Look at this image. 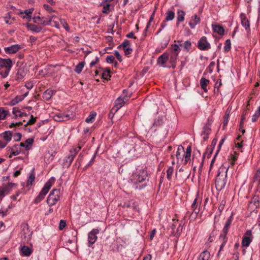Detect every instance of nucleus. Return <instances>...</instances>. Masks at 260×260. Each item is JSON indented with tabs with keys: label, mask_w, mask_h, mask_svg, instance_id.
Masks as SVG:
<instances>
[{
	"label": "nucleus",
	"mask_w": 260,
	"mask_h": 260,
	"mask_svg": "<svg viewBox=\"0 0 260 260\" xmlns=\"http://www.w3.org/2000/svg\"><path fill=\"white\" fill-rule=\"evenodd\" d=\"M55 180V178L54 177H51L45 184L44 187L40 192L39 194L34 200V203L36 204L40 203L43 200L46 195L48 192L52 185L54 184Z\"/></svg>",
	"instance_id": "obj_3"
},
{
	"label": "nucleus",
	"mask_w": 260,
	"mask_h": 260,
	"mask_svg": "<svg viewBox=\"0 0 260 260\" xmlns=\"http://www.w3.org/2000/svg\"><path fill=\"white\" fill-rule=\"evenodd\" d=\"M210 256V252L207 250L202 252L199 256V260H208Z\"/></svg>",
	"instance_id": "obj_38"
},
{
	"label": "nucleus",
	"mask_w": 260,
	"mask_h": 260,
	"mask_svg": "<svg viewBox=\"0 0 260 260\" xmlns=\"http://www.w3.org/2000/svg\"><path fill=\"white\" fill-rule=\"evenodd\" d=\"M229 166L225 167L223 166L219 168L216 176L215 184L217 190L220 191L224 188L226 183L227 173Z\"/></svg>",
	"instance_id": "obj_1"
},
{
	"label": "nucleus",
	"mask_w": 260,
	"mask_h": 260,
	"mask_svg": "<svg viewBox=\"0 0 260 260\" xmlns=\"http://www.w3.org/2000/svg\"><path fill=\"white\" fill-rule=\"evenodd\" d=\"M147 176V172L145 170H139L133 175L131 181L135 185V189H142L146 187V184L145 183L140 185H138V184L145 181Z\"/></svg>",
	"instance_id": "obj_2"
},
{
	"label": "nucleus",
	"mask_w": 260,
	"mask_h": 260,
	"mask_svg": "<svg viewBox=\"0 0 260 260\" xmlns=\"http://www.w3.org/2000/svg\"><path fill=\"white\" fill-rule=\"evenodd\" d=\"M174 172V168L173 167H170L167 170V179L169 180H171L172 179V176Z\"/></svg>",
	"instance_id": "obj_50"
},
{
	"label": "nucleus",
	"mask_w": 260,
	"mask_h": 260,
	"mask_svg": "<svg viewBox=\"0 0 260 260\" xmlns=\"http://www.w3.org/2000/svg\"><path fill=\"white\" fill-rule=\"evenodd\" d=\"M81 149V147L79 146L76 148L71 150L70 153L71 155L75 157Z\"/></svg>",
	"instance_id": "obj_59"
},
{
	"label": "nucleus",
	"mask_w": 260,
	"mask_h": 260,
	"mask_svg": "<svg viewBox=\"0 0 260 260\" xmlns=\"http://www.w3.org/2000/svg\"><path fill=\"white\" fill-rule=\"evenodd\" d=\"M27 70L25 67H20L16 74L15 78L17 80H20L23 78L26 74Z\"/></svg>",
	"instance_id": "obj_20"
},
{
	"label": "nucleus",
	"mask_w": 260,
	"mask_h": 260,
	"mask_svg": "<svg viewBox=\"0 0 260 260\" xmlns=\"http://www.w3.org/2000/svg\"><path fill=\"white\" fill-rule=\"evenodd\" d=\"M212 27L214 32H216L220 36L224 35V29L222 26L212 24Z\"/></svg>",
	"instance_id": "obj_24"
},
{
	"label": "nucleus",
	"mask_w": 260,
	"mask_h": 260,
	"mask_svg": "<svg viewBox=\"0 0 260 260\" xmlns=\"http://www.w3.org/2000/svg\"><path fill=\"white\" fill-rule=\"evenodd\" d=\"M191 152V147L188 145L186 148V151L184 152L183 157H184L185 164H186L190 159Z\"/></svg>",
	"instance_id": "obj_30"
},
{
	"label": "nucleus",
	"mask_w": 260,
	"mask_h": 260,
	"mask_svg": "<svg viewBox=\"0 0 260 260\" xmlns=\"http://www.w3.org/2000/svg\"><path fill=\"white\" fill-rule=\"evenodd\" d=\"M54 91L51 89H47L43 93V98L47 101H49L53 94H54Z\"/></svg>",
	"instance_id": "obj_31"
},
{
	"label": "nucleus",
	"mask_w": 260,
	"mask_h": 260,
	"mask_svg": "<svg viewBox=\"0 0 260 260\" xmlns=\"http://www.w3.org/2000/svg\"><path fill=\"white\" fill-rule=\"evenodd\" d=\"M8 113V111L4 110L2 108H0V120L4 119L6 118Z\"/></svg>",
	"instance_id": "obj_51"
},
{
	"label": "nucleus",
	"mask_w": 260,
	"mask_h": 260,
	"mask_svg": "<svg viewBox=\"0 0 260 260\" xmlns=\"http://www.w3.org/2000/svg\"><path fill=\"white\" fill-rule=\"evenodd\" d=\"M125 56H128L131 54L133 52V49L131 46H128L127 47L123 48Z\"/></svg>",
	"instance_id": "obj_57"
},
{
	"label": "nucleus",
	"mask_w": 260,
	"mask_h": 260,
	"mask_svg": "<svg viewBox=\"0 0 260 260\" xmlns=\"http://www.w3.org/2000/svg\"><path fill=\"white\" fill-rule=\"evenodd\" d=\"M34 142V138H30L25 140V143H26L25 149L28 150L30 149L29 146H31Z\"/></svg>",
	"instance_id": "obj_44"
},
{
	"label": "nucleus",
	"mask_w": 260,
	"mask_h": 260,
	"mask_svg": "<svg viewBox=\"0 0 260 260\" xmlns=\"http://www.w3.org/2000/svg\"><path fill=\"white\" fill-rule=\"evenodd\" d=\"M96 113L95 112H91L90 113L88 116L86 118L85 122L87 123H92L93 121Z\"/></svg>",
	"instance_id": "obj_41"
},
{
	"label": "nucleus",
	"mask_w": 260,
	"mask_h": 260,
	"mask_svg": "<svg viewBox=\"0 0 260 260\" xmlns=\"http://www.w3.org/2000/svg\"><path fill=\"white\" fill-rule=\"evenodd\" d=\"M34 10V8L26 9L24 10V12H21L20 14L22 15L25 14V15L22 16V18L23 19H26L28 21H30L31 20V15L32 13Z\"/></svg>",
	"instance_id": "obj_25"
},
{
	"label": "nucleus",
	"mask_w": 260,
	"mask_h": 260,
	"mask_svg": "<svg viewBox=\"0 0 260 260\" xmlns=\"http://www.w3.org/2000/svg\"><path fill=\"white\" fill-rule=\"evenodd\" d=\"M169 55L167 52H165L159 56L157 59V63L158 64H160L162 67H167L165 65L166 62L169 59Z\"/></svg>",
	"instance_id": "obj_16"
},
{
	"label": "nucleus",
	"mask_w": 260,
	"mask_h": 260,
	"mask_svg": "<svg viewBox=\"0 0 260 260\" xmlns=\"http://www.w3.org/2000/svg\"><path fill=\"white\" fill-rule=\"evenodd\" d=\"M219 240L222 242V243H221V245L220 246L219 250L218 251V252L217 254L218 256H219L221 250L222 249L223 247L225 246V244L226 243V242L228 241V238H227V237H222L221 236H219Z\"/></svg>",
	"instance_id": "obj_36"
},
{
	"label": "nucleus",
	"mask_w": 260,
	"mask_h": 260,
	"mask_svg": "<svg viewBox=\"0 0 260 260\" xmlns=\"http://www.w3.org/2000/svg\"><path fill=\"white\" fill-rule=\"evenodd\" d=\"M29 30L39 33L41 32L43 29L41 26L35 25L32 23H26L24 24Z\"/></svg>",
	"instance_id": "obj_19"
},
{
	"label": "nucleus",
	"mask_w": 260,
	"mask_h": 260,
	"mask_svg": "<svg viewBox=\"0 0 260 260\" xmlns=\"http://www.w3.org/2000/svg\"><path fill=\"white\" fill-rule=\"evenodd\" d=\"M180 47H181L180 45V43L174 44L173 45V51H171V52H176L179 55V53L181 51Z\"/></svg>",
	"instance_id": "obj_54"
},
{
	"label": "nucleus",
	"mask_w": 260,
	"mask_h": 260,
	"mask_svg": "<svg viewBox=\"0 0 260 260\" xmlns=\"http://www.w3.org/2000/svg\"><path fill=\"white\" fill-rule=\"evenodd\" d=\"M28 91L25 92L22 95L16 96L14 99L11 101V105L12 106L15 105L19 102H21L23 99L28 95Z\"/></svg>",
	"instance_id": "obj_27"
},
{
	"label": "nucleus",
	"mask_w": 260,
	"mask_h": 260,
	"mask_svg": "<svg viewBox=\"0 0 260 260\" xmlns=\"http://www.w3.org/2000/svg\"><path fill=\"white\" fill-rule=\"evenodd\" d=\"M35 175L33 172L31 173L29 175V176L28 178L27 181V185H32V182L35 181Z\"/></svg>",
	"instance_id": "obj_52"
},
{
	"label": "nucleus",
	"mask_w": 260,
	"mask_h": 260,
	"mask_svg": "<svg viewBox=\"0 0 260 260\" xmlns=\"http://www.w3.org/2000/svg\"><path fill=\"white\" fill-rule=\"evenodd\" d=\"M36 117H34L32 115L30 116V119L27 122L26 124H24V126L27 125H31L35 123L36 121Z\"/></svg>",
	"instance_id": "obj_61"
},
{
	"label": "nucleus",
	"mask_w": 260,
	"mask_h": 260,
	"mask_svg": "<svg viewBox=\"0 0 260 260\" xmlns=\"http://www.w3.org/2000/svg\"><path fill=\"white\" fill-rule=\"evenodd\" d=\"M43 19H44V17L41 18L39 16H35L32 18L33 22L38 24H41V20H43Z\"/></svg>",
	"instance_id": "obj_60"
},
{
	"label": "nucleus",
	"mask_w": 260,
	"mask_h": 260,
	"mask_svg": "<svg viewBox=\"0 0 260 260\" xmlns=\"http://www.w3.org/2000/svg\"><path fill=\"white\" fill-rule=\"evenodd\" d=\"M74 157H75L73 156L71 154L69 155L68 156L66 157L63 162V166L66 167L67 168H69L72 164L74 159Z\"/></svg>",
	"instance_id": "obj_29"
},
{
	"label": "nucleus",
	"mask_w": 260,
	"mask_h": 260,
	"mask_svg": "<svg viewBox=\"0 0 260 260\" xmlns=\"http://www.w3.org/2000/svg\"><path fill=\"white\" fill-rule=\"evenodd\" d=\"M13 136L14 137V141L15 142H18V141H20V140L21 139L22 135H21V133H17L15 134L14 135H13Z\"/></svg>",
	"instance_id": "obj_64"
},
{
	"label": "nucleus",
	"mask_w": 260,
	"mask_h": 260,
	"mask_svg": "<svg viewBox=\"0 0 260 260\" xmlns=\"http://www.w3.org/2000/svg\"><path fill=\"white\" fill-rule=\"evenodd\" d=\"M224 140H225V138H223L220 140L219 144L218 145V149L217 150L215 154H214L213 158H212V159L211 160L210 166V170H211V168L212 167L213 163L215 160L216 157L217 156V155L221 148V146L222 145L223 143H224Z\"/></svg>",
	"instance_id": "obj_32"
},
{
	"label": "nucleus",
	"mask_w": 260,
	"mask_h": 260,
	"mask_svg": "<svg viewBox=\"0 0 260 260\" xmlns=\"http://www.w3.org/2000/svg\"><path fill=\"white\" fill-rule=\"evenodd\" d=\"M259 116H260V106L258 107L257 110L255 112L254 114L252 116V121L253 122H256Z\"/></svg>",
	"instance_id": "obj_46"
},
{
	"label": "nucleus",
	"mask_w": 260,
	"mask_h": 260,
	"mask_svg": "<svg viewBox=\"0 0 260 260\" xmlns=\"http://www.w3.org/2000/svg\"><path fill=\"white\" fill-rule=\"evenodd\" d=\"M55 17V16L54 15H53L52 16H51L49 18H47V20H41V25H50L51 24V22H52V19Z\"/></svg>",
	"instance_id": "obj_49"
},
{
	"label": "nucleus",
	"mask_w": 260,
	"mask_h": 260,
	"mask_svg": "<svg viewBox=\"0 0 260 260\" xmlns=\"http://www.w3.org/2000/svg\"><path fill=\"white\" fill-rule=\"evenodd\" d=\"M60 23L62 24L63 27L68 32L70 31V27L68 25V24L66 21V20L63 19H59Z\"/></svg>",
	"instance_id": "obj_53"
},
{
	"label": "nucleus",
	"mask_w": 260,
	"mask_h": 260,
	"mask_svg": "<svg viewBox=\"0 0 260 260\" xmlns=\"http://www.w3.org/2000/svg\"><path fill=\"white\" fill-rule=\"evenodd\" d=\"M101 6H103L102 12L104 14H108L110 12V11H111V10H110L111 4L105 3L103 5H102L101 3Z\"/></svg>",
	"instance_id": "obj_40"
},
{
	"label": "nucleus",
	"mask_w": 260,
	"mask_h": 260,
	"mask_svg": "<svg viewBox=\"0 0 260 260\" xmlns=\"http://www.w3.org/2000/svg\"><path fill=\"white\" fill-rule=\"evenodd\" d=\"M221 80H218L215 84L214 87V93H216V92H218L219 91V88L221 85Z\"/></svg>",
	"instance_id": "obj_56"
},
{
	"label": "nucleus",
	"mask_w": 260,
	"mask_h": 260,
	"mask_svg": "<svg viewBox=\"0 0 260 260\" xmlns=\"http://www.w3.org/2000/svg\"><path fill=\"white\" fill-rule=\"evenodd\" d=\"M213 150V147H208L206 149L205 152L203 154V159H205L206 156H207L208 158H210L211 157V154H212Z\"/></svg>",
	"instance_id": "obj_43"
},
{
	"label": "nucleus",
	"mask_w": 260,
	"mask_h": 260,
	"mask_svg": "<svg viewBox=\"0 0 260 260\" xmlns=\"http://www.w3.org/2000/svg\"><path fill=\"white\" fill-rule=\"evenodd\" d=\"M233 221V215H231L227 219L225 222V225L222 230V233L220 235V236L222 237H227L226 235L228 234L229 230L231 225L232 222Z\"/></svg>",
	"instance_id": "obj_14"
},
{
	"label": "nucleus",
	"mask_w": 260,
	"mask_h": 260,
	"mask_svg": "<svg viewBox=\"0 0 260 260\" xmlns=\"http://www.w3.org/2000/svg\"><path fill=\"white\" fill-rule=\"evenodd\" d=\"M60 191L59 189H54L50 193L46 200L49 206L54 205L59 200Z\"/></svg>",
	"instance_id": "obj_5"
},
{
	"label": "nucleus",
	"mask_w": 260,
	"mask_h": 260,
	"mask_svg": "<svg viewBox=\"0 0 260 260\" xmlns=\"http://www.w3.org/2000/svg\"><path fill=\"white\" fill-rule=\"evenodd\" d=\"M201 204V201H198V197H197L193 203L191 204V208L192 209V212L190 214V217H192L194 219H195L198 213L200 212V207Z\"/></svg>",
	"instance_id": "obj_9"
},
{
	"label": "nucleus",
	"mask_w": 260,
	"mask_h": 260,
	"mask_svg": "<svg viewBox=\"0 0 260 260\" xmlns=\"http://www.w3.org/2000/svg\"><path fill=\"white\" fill-rule=\"evenodd\" d=\"M197 47L200 50L206 51L211 48V45L208 42L206 37L203 36L198 42Z\"/></svg>",
	"instance_id": "obj_8"
},
{
	"label": "nucleus",
	"mask_w": 260,
	"mask_h": 260,
	"mask_svg": "<svg viewBox=\"0 0 260 260\" xmlns=\"http://www.w3.org/2000/svg\"><path fill=\"white\" fill-rule=\"evenodd\" d=\"M252 242V232L250 230H247L242 238V246L248 247Z\"/></svg>",
	"instance_id": "obj_12"
},
{
	"label": "nucleus",
	"mask_w": 260,
	"mask_h": 260,
	"mask_svg": "<svg viewBox=\"0 0 260 260\" xmlns=\"http://www.w3.org/2000/svg\"><path fill=\"white\" fill-rule=\"evenodd\" d=\"M163 123V119L161 117H158L157 120H155L154 122L153 125L156 126H159Z\"/></svg>",
	"instance_id": "obj_63"
},
{
	"label": "nucleus",
	"mask_w": 260,
	"mask_h": 260,
	"mask_svg": "<svg viewBox=\"0 0 260 260\" xmlns=\"http://www.w3.org/2000/svg\"><path fill=\"white\" fill-rule=\"evenodd\" d=\"M72 117L68 114L57 113L53 116V119L56 121L61 122L68 120Z\"/></svg>",
	"instance_id": "obj_13"
},
{
	"label": "nucleus",
	"mask_w": 260,
	"mask_h": 260,
	"mask_svg": "<svg viewBox=\"0 0 260 260\" xmlns=\"http://www.w3.org/2000/svg\"><path fill=\"white\" fill-rule=\"evenodd\" d=\"M200 22V18L197 14H195L191 17L190 21L189 22V25L191 28L193 29L196 25L199 24Z\"/></svg>",
	"instance_id": "obj_23"
},
{
	"label": "nucleus",
	"mask_w": 260,
	"mask_h": 260,
	"mask_svg": "<svg viewBox=\"0 0 260 260\" xmlns=\"http://www.w3.org/2000/svg\"><path fill=\"white\" fill-rule=\"evenodd\" d=\"M125 102L123 99L120 97L118 98L115 101V106L113 107V110H115V112H117L121 107H122Z\"/></svg>",
	"instance_id": "obj_26"
},
{
	"label": "nucleus",
	"mask_w": 260,
	"mask_h": 260,
	"mask_svg": "<svg viewBox=\"0 0 260 260\" xmlns=\"http://www.w3.org/2000/svg\"><path fill=\"white\" fill-rule=\"evenodd\" d=\"M12 65L11 59L0 57V75L2 78H5L8 76Z\"/></svg>",
	"instance_id": "obj_4"
},
{
	"label": "nucleus",
	"mask_w": 260,
	"mask_h": 260,
	"mask_svg": "<svg viewBox=\"0 0 260 260\" xmlns=\"http://www.w3.org/2000/svg\"><path fill=\"white\" fill-rule=\"evenodd\" d=\"M21 252L23 255L28 256L32 253V250L28 246H23L21 248Z\"/></svg>",
	"instance_id": "obj_35"
},
{
	"label": "nucleus",
	"mask_w": 260,
	"mask_h": 260,
	"mask_svg": "<svg viewBox=\"0 0 260 260\" xmlns=\"http://www.w3.org/2000/svg\"><path fill=\"white\" fill-rule=\"evenodd\" d=\"M259 198L257 196H254L252 199L251 201L250 202L251 204H253L256 207L259 204Z\"/></svg>",
	"instance_id": "obj_58"
},
{
	"label": "nucleus",
	"mask_w": 260,
	"mask_h": 260,
	"mask_svg": "<svg viewBox=\"0 0 260 260\" xmlns=\"http://www.w3.org/2000/svg\"><path fill=\"white\" fill-rule=\"evenodd\" d=\"M178 54L177 53L171 52L170 57H169V62L171 63L170 66H168L167 68H172L175 69L176 67V62L178 59Z\"/></svg>",
	"instance_id": "obj_17"
},
{
	"label": "nucleus",
	"mask_w": 260,
	"mask_h": 260,
	"mask_svg": "<svg viewBox=\"0 0 260 260\" xmlns=\"http://www.w3.org/2000/svg\"><path fill=\"white\" fill-rule=\"evenodd\" d=\"M16 185L17 184L15 183H9L8 184L0 186V198H3L5 196L8 194L12 187Z\"/></svg>",
	"instance_id": "obj_10"
},
{
	"label": "nucleus",
	"mask_w": 260,
	"mask_h": 260,
	"mask_svg": "<svg viewBox=\"0 0 260 260\" xmlns=\"http://www.w3.org/2000/svg\"><path fill=\"white\" fill-rule=\"evenodd\" d=\"M178 43H180V46L184 48V50L187 52H189L191 47V42L189 40H187L182 44L181 41H178Z\"/></svg>",
	"instance_id": "obj_28"
},
{
	"label": "nucleus",
	"mask_w": 260,
	"mask_h": 260,
	"mask_svg": "<svg viewBox=\"0 0 260 260\" xmlns=\"http://www.w3.org/2000/svg\"><path fill=\"white\" fill-rule=\"evenodd\" d=\"M212 122L213 120L212 119L208 118L205 125L203 127L201 136H203V138L204 141H207L209 138V135L211 132V125Z\"/></svg>",
	"instance_id": "obj_7"
},
{
	"label": "nucleus",
	"mask_w": 260,
	"mask_h": 260,
	"mask_svg": "<svg viewBox=\"0 0 260 260\" xmlns=\"http://www.w3.org/2000/svg\"><path fill=\"white\" fill-rule=\"evenodd\" d=\"M185 12L181 10H179L177 11V22L176 23L177 26H178L180 22H182L184 20Z\"/></svg>",
	"instance_id": "obj_33"
},
{
	"label": "nucleus",
	"mask_w": 260,
	"mask_h": 260,
	"mask_svg": "<svg viewBox=\"0 0 260 260\" xmlns=\"http://www.w3.org/2000/svg\"><path fill=\"white\" fill-rule=\"evenodd\" d=\"M209 83V80L205 78H202L200 80V85L205 92H207V86Z\"/></svg>",
	"instance_id": "obj_34"
},
{
	"label": "nucleus",
	"mask_w": 260,
	"mask_h": 260,
	"mask_svg": "<svg viewBox=\"0 0 260 260\" xmlns=\"http://www.w3.org/2000/svg\"><path fill=\"white\" fill-rule=\"evenodd\" d=\"M175 18V13L172 11H168L166 12V17L165 20L166 21H171Z\"/></svg>",
	"instance_id": "obj_42"
},
{
	"label": "nucleus",
	"mask_w": 260,
	"mask_h": 260,
	"mask_svg": "<svg viewBox=\"0 0 260 260\" xmlns=\"http://www.w3.org/2000/svg\"><path fill=\"white\" fill-rule=\"evenodd\" d=\"M180 151L184 152V148L182 146H180L178 148V150L176 152V157L178 159H181V160L183 159V156H182L180 154Z\"/></svg>",
	"instance_id": "obj_47"
},
{
	"label": "nucleus",
	"mask_w": 260,
	"mask_h": 260,
	"mask_svg": "<svg viewBox=\"0 0 260 260\" xmlns=\"http://www.w3.org/2000/svg\"><path fill=\"white\" fill-rule=\"evenodd\" d=\"M242 25L245 27L246 30H250V23L246 15L242 13L240 15Z\"/></svg>",
	"instance_id": "obj_21"
},
{
	"label": "nucleus",
	"mask_w": 260,
	"mask_h": 260,
	"mask_svg": "<svg viewBox=\"0 0 260 260\" xmlns=\"http://www.w3.org/2000/svg\"><path fill=\"white\" fill-rule=\"evenodd\" d=\"M257 181V185H260V173H258V171L257 170L256 174H255L253 179V182L254 183Z\"/></svg>",
	"instance_id": "obj_55"
},
{
	"label": "nucleus",
	"mask_w": 260,
	"mask_h": 260,
	"mask_svg": "<svg viewBox=\"0 0 260 260\" xmlns=\"http://www.w3.org/2000/svg\"><path fill=\"white\" fill-rule=\"evenodd\" d=\"M99 230L98 229H92L88 235V246L91 247L96 241L98 239L97 234H99Z\"/></svg>",
	"instance_id": "obj_11"
},
{
	"label": "nucleus",
	"mask_w": 260,
	"mask_h": 260,
	"mask_svg": "<svg viewBox=\"0 0 260 260\" xmlns=\"http://www.w3.org/2000/svg\"><path fill=\"white\" fill-rule=\"evenodd\" d=\"M21 49L19 45H13L11 46L5 47L4 48L5 52L7 54H13L18 52Z\"/></svg>",
	"instance_id": "obj_18"
},
{
	"label": "nucleus",
	"mask_w": 260,
	"mask_h": 260,
	"mask_svg": "<svg viewBox=\"0 0 260 260\" xmlns=\"http://www.w3.org/2000/svg\"><path fill=\"white\" fill-rule=\"evenodd\" d=\"M100 69H101L104 72L102 74V78L106 80H108L109 79H108V77H111L110 73L111 71L109 68H100Z\"/></svg>",
	"instance_id": "obj_37"
},
{
	"label": "nucleus",
	"mask_w": 260,
	"mask_h": 260,
	"mask_svg": "<svg viewBox=\"0 0 260 260\" xmlns=\"http://www.w3.org/2000/svg\"><path fill=\"white\" fill-rule=\"evenodd\" d=\"M13 137V133L6 131L0 134V148H4L10 142Z\"/></svg>",
	"instance_id": "obj_6"
},
{
	"label": "nucleus",
	"mask_w": 260,
	"mask_h": 260,
	"mask_svg": "<svg viewBox=\"0 0 260 260\" xmlns=\"http://www.w3.org/2000/svg\"><path fill=\"white\" fill-rule=\"evenodd\" d=\"M32 233V231L29 229L28 225L26 224L22 230V238L25 241H28L30 239L31 234Z\"/></svg>",
	"instance_id": "obj_15"
},
{
	"label": "nucleus",
	"mask_w": 260,
	"mask_h": 260,
	"mask_svg": "<svg viewBox=\"0 0 260 260\" xmlns=\"http://www.w3.org/2000/svg\"><path fill=\"white\" fill-rule=\"evenodd\" d=\"M135 202L133 201H129L126 202H125L123 204V208H135Z\"/></svg>",
	"instance_id": "obj_48"
},
{
	"label": "nucleus",
	"mask_w": 260,
	"mask_h": 260,
	"mask_svg": "<svg viewBox=\"0 0 260 260\" xmlns=\"http://www.w3.org/2000/svg\"><path fill=\"white\" fill-rule=\"evenodd\" d=\"M7 149L11 150V155L9 156V158L12 157V155L16 156L20 154L21 149L19 147L18 145L15 144L12 147H8Z\"/></svg>",
	"instance_id": "obj_22"
},
{
	"label": "nucleus",
	"mask_w": 260,
	"mask_h": 260,
	"mask_svg": "<svg viewBox=\"0 0 260 260\" xmlns=\"http://www.w3.org/2000/svg\"><path fill=\"white\" fill-rule=\"evenodd\" d=\"M85 62L84 61H82V62H79L76 67H75V69H74V71L77 73V74H80L81 72H82V70L83 68V67H84L85 66Z\"/></svg>",
	"instance_id": "obj_39"
},
{
	"label": "nucleus",
	"mask_w": 260,
	"mask_h": 260,
	"mask_svg": "<svg viewBox=\"0 0 260 260\" xmlns=\"http://www.w3.org/2000/svg\"><path fill=\"white\" fill-rule=\"evenodd\" d=\"M182 229H183V226L181 224H179L177 228V230L175 234V236H179L182 231Z\"/></svg>",
	"instance_id": "obj_62"
},
{
	"label": "nucleus",
	"mask_w": 260,
	"mask_h": 260,
	"mask_svg": "<svg viewBox=\"0 0 260 260\" xmlns=\"http://www.w3.org/2000/svg\"><path fill=\"white\" fill-rule=\"evenodd\" d=\"M231 48V43L230 39H227L225 42V45L224 47V52H228Z\"/></svg>",
	"instance_id": "obj_45"
}]
</instances>
